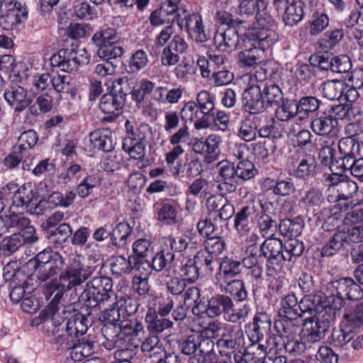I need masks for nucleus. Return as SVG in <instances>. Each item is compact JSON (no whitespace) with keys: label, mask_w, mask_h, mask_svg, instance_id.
Masks as SVG:
<instances>
[{"label":"nucleus","mask_w":363,"mask_h":363,"mask_svg":"<svg viewBox=\"0 0 363 363\" xmlns=\"http://www.w3.org/2000/svg\"><path fill=\"white\" fill-rule=\"evenodd\" d=\"M278 226L281 235L293 238L301 234L304 227V221L300 217H296L293 219L286 218L281 220Z\"/></svg>","instance_id":"obj_24"},{"label":"nucleus","mask_w":363,"mask_h":363,"mask_svg":"<svg viewBox=\"0 0 363 363\" xmlns=\"http://www.w3.org/2000/svg\"><path fill=\"white\" fill-rule=\"evenodd\" d=\"M175 255L169 250L162 249L157 252L152 257L151 262L152 269L156 272L163 271L162 277L167 278L169 277L170 271H176L174 269Z\"/></svg>","instance_id":"obj_18"},{"label":"nucleus","mask_w":363,"mask_h":363,"mask_svg":"<svg viewBox=\"0 0 363 363\" xmlns=\"http://www.w3.org/2000/svg\"><path fill=\"white\" fill-rule=\"evenodd\" d=\"M298 319L284 318L276 323V328L280 337H292L298 330V325L296 321Z\"/></svg>","instance_id":"obj_59"},{"label":"nucleus","mask_w":363,"mask_h":363,"mask_svg":"<svg viewBox=\"0 0 363 363\" xmlns=\"http://www.w3.org/2000/svg\"><path fill=\"white\" fill-rule=\"evenodd\" d=\"M324 201L323 194L316 189H311L307 191L303 196L301 199L300 202L304 205L308 209L315 211L319 208Z\"/></svg>","instance_id":"obj_53"},{"label":"nucleus","mask_w":363,"mask_h":363,"mask_svg":"<svg viewBox=\"0 0 363 363\" xmlns=\"http://www.w3.org/2000/svg\"><path fill=\"white\" fill-rule=\"evenodd\" d=\"M346 89V84L339 80L327 81L322 85V93L329 100L340 99Z\"/></svg>","instance_id":"obj_35"},{"label":"nucleus","mask_w":363,"mask_h":363,"mask_svg":"<svg viewBox=\"0 0 363 363\" xmlns=\"http://www.w3.org/2000/svg\"><path fill=\"white\" fill-rule=\"evenodd\" d=\"M97 47L98 56L106 62L122 56L124 51L122 46L113 45V44H104Z\"/></svg>","instance_id":"obj_58"},{"label":"nucleus","mask_w":363,"mask_h":363,"mask_svg":"<svg viewBox=\"0 0 363 363\" xmlns=\"http://www.w3.org/2000/svg\"><path fill=\"white\" fill-rule=\"evenodd\" d=\"M282 104L278 107L275 112L276 118L280 121H288L296 116H298L296 102L294 101H282Z\"/></svg>","instance_id":"obj_48"},{"label":"nucleus","mask_w":363,"mask_h":363,"mask_svg":"<svg viewBox=\"0 0 363 363\" xmlns=\"http://www.w3.org/2000/svg\"><path fill=\"white\" fill-rule=\"evenodd\" d=\"M262 206L261 201L252 199L235 214L234 227L240 235H246L249 233L250 230L249 219L255 220L262 210Z\"/></svg>","instance_id":"obj_9"},{"label":"nucleus","mask_w":363,"mask_h":363,"mask_svg":"<svg viewBox=\"0 0 363 363\" xmlns=\"http://www.w3.org/2000/svg\"><path fill=\"white\" fill-rule=\"evenodd\" d=\"M345 325L350 328L363 326V303L357 304L350 312L344 314Z\"/></svg>","instance_id":"obj_50"},{"label":"nucleus","mask_w":363,"mask_h":363,"mask_svg":"<svg viewBox=\"0 0 363 363\" xmlns=\"http://www.w3.org/2000/svg\"><path fill=\"white\" fill-rule=\"evenodd\" d=\"M24 244L25 240L21 233H13L6 237L0 243L1 253L6 256L10 255Z\"/></svg>","instance_id":"obj_43"},{"label":"nucleus","mask_w":363,"mask_h":363,"mask_svg":"<svg viewBox=\"0 0 363 363\" xmlns=\"http://www.w3.org/2000/svg\"><path fill=\"white\" fill-rule=\"evenodd\" d=\"M73 49H61L57 53L53 54L50 58V63L53 67H57L63 72H72L77 70L74 61Z\"/></svg>","instance_id":"obj_21"},{"label":"nucleus","mask_w":363,"mask_h":363,"mask_svg":"<svg viewBox=\"0 0 363 363\" xmlns=\"http://www.w3.org/2000/svg\"><path fill=\"white\" fill-rule=\"evenodd\" d=\"M38 140L37 133L33 130H28L23 132L18 137V144L14 148L18 150V152L23 153L31 149L35 145Z\"/></svg>","instance_id":"obj_54"},{"label":"nucleus","mask_w":363,"mask_h":363,"mask_svg":"<svg viewBox=\"0 0 363 363\" xmlns=\"http://www.w3.org/2000/svg\"><path fill=\"white\" fill-rule=\"evenodd\" d=\"M199 269L194 259H189L182 263L179 267L177 274L182 278L185 281L190 283L194 282L198 279L199 276Z\"/></svg>","instance_id":"obj_51"},{"label":"nucleus","mask_w":363,"mask_h":363,"mask_svg":"<svg viewBox=\"0 0 363 363\" xmlns=\"http://www.w3.org/2000/svg\"><path fill=\"white\" fill-rule=\"evenodd\" d=\"M345 236L343 231L336 232L323 247L321 255L323 257H330L344 248L347 245Z\"/></svg>","instance_id":"obj_33"},{"label":"nucleus","mask_w":363,"mask_h":363,"mask_svg":"<svg viewBox=\"0 0 363 363\" xmlns=\"http://www.w3.org/2000/svg\"><path fill=\"white\" fill-rule=\"evenodd\" d=\"M262 188L266 191H272L274 195L279 197H286L296 191V186L291 178L285 179H274L266 178L262 182Z\"/></svg>","instance_id":"obj_16"},{"label":"nucleus","mask_w":363,"mask_h":363,"mask_svg":"<svg viewBox=\"0 0 363 363\" xmlns=\"http://www.w3.org/2000/svg\"><path fill=\"white\" fill-rule=\"evenodd\" d=\"M204 250L216 257L224 251L226 243L221 237L211 236L204 241Z\"/></svg>","instance_id":"obj_63"},{"label":"nucleus","mask_w":363,"mask_h":363,"mask_svg":"<svg viewBox=\"0 0 363 363\" xmlns=\"http://www.w3.org/2000/svg\"><path fill=\"white\" fill-rule=\"evenodd\" d=\"M91 267L85 265L79 256L74 257L69 265L59 277V282L48 283L44 294L47 298L53 296L52 302H59L64 293L84 283L93 272Z\"/></svg>","instance_id":"obj_2"},{"label":"nucleus","mask_w":363,"mask_h":363,"mask_svg":"<svg viewBox=\"0 0 363 363\" xmlns=\"http://www.w3.org/2000/svg\"><path fill=\"white\" fill-rule=\"evenodd\" d=\"M337 121L333 118L330 113H325L322 116L313 119L311 128L314 133L322 136H329L330 140H336V127Z\"/></svg>","instance_id":"obj_14"},{"label":"nucleus","mask_w":363,"mask_h":363,"mask_svg":"<svg viewBox=\"0 0 363 363\" xmlns=\"http://www.w3.org/2000/svg\"><path fill=\"white\" fill-rule=\"evenodd\" d=\"M228 28L216 36V40L218 42V48L225 52H231L235 50L239 45V35L238 30L233 26V24H227Z\"/></svg>","instance_id":"obj_23"},{"label":"nucleus","mask_w":363,"mask_h":363,"mask_svg":"<svg viewBox=\"0 0 363 363\" xmlns=\"http://www.w3.org/2000/svg\"><path fill=\"white\" fill-rule=\"evenodd\" d=\"M147 328L153 333H161L166 329L170 328L173 323L171 320L161 316L159 318L155 311L148 310L145 315Z\"/></svg>","instance_id":"obj_34"},{"label":"nucleus","mask_w":363,"mask_h":363,"mask_svg":"<svg viewBox=\"0 0 363 363\" xmlns=\"http://www.w3.org/2000/svg\"><path fill=\"white\" fill-rule=\"evenodd\" d=\"M241 261L235 260L233 257H224L219 264L220 274L224 278H232L242 272Z\"/></svg>","instance_id":"obj_38"},{"label":"nucleus","mask_w":363,"mask_h":363,"mask_svg":"<svg viewBox=\"0 0 363 363\" xmlns=\"http://www.w3.org/2000/svg\"><path fill=\"white\" fill-rule=\"evenodd\" d=\"M75 198L76 194L73 191H68L65 194L56 191L48 196L47 202L53 207L67 208L74 203Z\"/></svg>","instance_id":"obj_45"},{"label":"nucleus","mask_w":363,"mask_h":363,"mask_svg":"<svg viewBox=\"0 0 363 363\" xmlns=\"http://www.w3.org/2000/svg\"><path fill=\"white\" fill-rule=\"evenodd\" d=\"M143 262L135 256H130L126 259L123 256H117L111 263V269L117 274L129 273L132 270H139Z\"/></svg>","instance_id":"obj_25"},{"label":"nucleus","mask_w":363,"mask_h":363,"mask_svg":"<svg viewBox=\"0 0 363 363\" xmlns=\"http://www.w3.org/2000/svg\"><path fill=\"white\" fill-rule=\"evenodd\" d=\"M332 340L336 347L350 349V342L353 339L354 335L351 328L345 325V328H334L332 332Z\"/></svg>","instance_id":"obj_49"},{"label":"nucleus","mask_w":363,"mask_h":363,"mask_svg":"<svg viewBox=\"0 0 363 363\" xmlns=\"http://www.w3.org/2000/svg\"><path fill=\"white\" fill-rule=\"evenodd\" d=\"M90 142L94 148L103 152H111L114 148L111 133L108 130H96L89 135Z\"/></svg>","instance_id":"obj_26"},{"label":"nucleus","mask_w":363,"mask_h":363,"mask_svg":"<svg viewBox=\"0 0 363 363\" xmlns=\"http://www.w3.org/2000/svg\"><path fill=\"white\" fill-rule=\"evenodd\" d=\"M9 206V215L6 216L5 223L9 228H16L18 230L30 224V220L25 217L21 211Z\"/></svg>","instance_id":"obj_55"},{"label":"nucleus","mask_w":363,"mask_h":363,"mask_svg":"<svg viewBox=\"0 0 363 363\" xmlns=\"http://www.w3.org/2000/svg\"><path fill=\"white\" fill-rule=\"evenodd\" d=\"M330 295L324 306L336 312V315L345 306V299L359 300L363 297V290L352 278L344 277L331 281L328 284Z\"/></svg>","instance_id":"obj_3"},{"label":"nucleus","mask_w":363,"mask_h":363,"mask_svg":"<svg viewBox=\"0 0 363 363\" xmlns=\"http://www.w3.org/2000/svg\"><path fill=\"white\" fill-rule=\"evenodd\" d=\"M248 87L244 90L243 103L245 110L251 114L262 113L265 109L263 93L258 85L260 81H247Z\"/></svg>","instance_id":"obj_10"},{"label":"nucleus","mask_w":363,"mask_h":363,"mask_svg":"<svg viewBox=\"0 0 363 363\" xmlns=\"http://www.w3.org/2000/svg\"><path fill=\"white\" fill-rule=\"evenodd\" d=\"M234 307L233 299L226 295L218 294L211 297L208 302V316L213 318L221 314L226 317Z\"/></svg>","instance_id":"obj_15"},{"label":"nucleus","mask_w":363,"mask_h":363,"mask_svg":"<svg viewBox=\"0 0 363 363\" xmlns=\"http://www.w3.org/2000/svg\"><path fill=\"white\" fill-rule=\"evenodd\" d=\"M261 255L266 258L272 264H279L282 259L284 252V243L282 241L272 234L267 238L259 247Z\"/></svg>","instance_id":"obj_13"},{"label":"nucleus","mask_w":363,"mask_h":363,"mask_svg":"<svg viewBox=\"0 0 363 363\" xmlns=\"http://www.w3.org/2000/svg\"><path fill=\"white\" fill-rule=\"evenodd\" d=\"M131 91L128 80L119 78L112 84L110 91L100 99L99 108L105 113L118 116L117 111L125 105L127 95Z\"/></svg>","instance_id":"obj_6"},{"label":"nucleus","mask_w":363,"mask_h":363,"mask_svg":"<svg viewBox=\"0 0 363 363\" xmlns=\"http://www.w3.org/2000/svg\"><path fill=\"white\" fill-rule=\"evenodd\" d=\"M323 309L313 316L306 318L303 323V338L309 343L319 342L324 338L330 325L336 319V312L327 308Z\"/></svg>","instance_id":"obj_4"},{"label":"nucleus","mask_w":363,"mask_h":363,"mask_svg":"<svg viewBox=\"0 0 363 363\" xmlns=\"http://www.w3.org/2000/svg\"><path fill=\"white\" fill-rule=\"evenodd\" d=\"M170 10L161 7L153 11L150 16V23H180V14L174 8L180 0H168Z\"/></svg>","instance_id":"obj_22"},{"label":"nucleus","mask_w":363,"mask_h":363,"mask_svg":"<svg viewBox=\"0 0 363 363\" xmlns=\"http://www.w3.org/2000/svg\"><path fill=\"white\" fill-rule=\"evenodd\" d=\"M237 179L244 181L254 177L257 173L254 164L249 160L240 161L235 167Z\"/></svg>","instance_id":"obj_64"},{"label":"nucleus","mask_w":363,"mask_h":363,"mask_svg":"<svg viewBox=\"0 0 363 363\" xmlns=\"http://www.w3.org/2000/svg\"><path fill=\"white\" fill-rule=\"evenodd\" d=\"M122 149L133 160H142L145 155V144L144 142H135L130 138L123 139Z\"/></svg>","instance_id":"obj_40"},{"label":"nucleus","mask_w":363,"mask_h":363,"mask_svg":"<svg viewBox=\"0 0 363 363\" xmlns=\"http://www.w3.org/2000/svg\"><path fill=\"white\" fill-rule=\"evenodd\" d=\"M86 288L83 293L85 301L89 307L99 306L109 301H111L115 294L112 290V279L107 277H94L86 283Z\"/></svg>","instance_id":"obj_5"},{"label":"nucleus","mask_w":363,"mask_h":363,"mask_svg":"<svg viewBox=\"0 0 363 363\" xmlns=\"http://www.w3.org/2000/svg\"><path fill=\"white\" fill-rule=\"evenodd\" d=\"M332 117L337 120H345L352 121L354 119L356 114L359 113V108L352 104H342L333 106L328 111Z\"/></svg>","instance_id":"obj_31"},{"label":"nucleus","mask_w":363,"mask_h":363,"mask_svg":"<svg viewBox=\"0 0 363 363\" xmlns=\"http://www.w3.org/2000/svg\"><path fill=\"white\" fill-rule=\"evenodd\" d=\"M262 93L267 105H278L283 101V93L277 85L270 84L265 86Z\"/></svg>","instance_id":"obj_62"},{"label":"nucleus","mask_w":363,"mask_h":363,"mask_svg":"<svg viewBox=\"0 0 363 363\" xmlns=\"http://www.w3.org/2000/svg\"><path fill=\"white\" fill-rule=\"evenodd\" d=\"M322 102L314 96H304L296 102L298 118L299 120L308 118L311 114L316 112Z\"/></svg>","instance_id":"obj_30"},{"label":"nucleus","mask_w":363,"mask_h":363,"mask_svg":"<svg viewBox=\"0 0 363 363\" xmlns=\"http://www.w3.org/2000/svg\"><path fill=\"white\" fill-rule=\"evenodd\" d=\"M323 298L324 297L321 292L305 295L298 301V318L304 316L306 313L312 314L313 311L318 310L317 307L322 303Z\"/></svg>","instance_id":"obj_32"},{"label":"nucleus","mask_w":363,"mask_h":363,"mask_svg":"<svg viewBox=\"0 0 363 363\" xmlns=\"http://www.w3.org/2000/svg\"><path fill=\"white\" fill-rule=\"evenodd\" d=\"M283 4V9L285 10L284 15L283 16L284 23H299L303 18V11L301 4L291 2L289 5L285 4L282 2L277 9L281 6Z\"/></svg>","instance_id":"obj_47"},{"label":"nucleus","mask_w":363,"mask_h":363,"mask_svg":"<svg viewBox=\"0 0 363 363\" xmlns=\"http://www.w3.org/2000/svg\"><path fill=\"white\" fill-rule=\"evenodd\" d=\"M59 302L56 301L52 302V300L49 305L48 311H42L40 313V318H41L43 320H45L48 318L46 317L47 314L48 315H50L52 324L55 327L61 325L65 321L67 322V319L65 318V317L69 312L67 311H62V312L58 311L56 309V305Z\"/></svg>","instance_id":"obj_56"},{"label":"nucleus","mask_w":363,"mask_h":363,"mask_svg":"<svg viewBox=\"0 0 363 363\" xmlns=\"http://www.w3.org/2000/svg\"><path fill=\"white\" fill-rule=\"evenodd\" d=\"M216 345L220 355L230 357L233 354L240 352L244 345V334L235 326L224 324L223 333Z\"/></svg>","instance_id":"obj_7"},{"label":"nucleus","mask_w":363,"mask_h":363,"mask_svg":"<svg viewBox=\"0 0 363 363\" xmlns=\"http://www.w3.org/2000/svg\"><path fill=\"white\" fill-rule=\"evenodd\" d=\"M359 144L355 138L352 137H344L338 142V152L340 155L336 163H340L338 167H342L343 164H349V162H352L356 158L359 154Z\"/></svg>","instance_id":"obj_17"},{"label":"nucleus","mask_w":363,"mask_h":363,"mask_svg":"<svg viewBox=\"0 0 363 363\" xmlns=\"http://www.w3.org/2000/svg\"><path fill=\"white\" fill-rule=\"evenodd\" d=\"M55 263H48L45 266L38 268H33L37 273V278L41 281H46L50 278L56 275L61 268L65 265V259L62 255H55Z\"/></svg>","instance_id":"obj_28"},{"label":"nucleus","mask_w":363,"mask_h":363,"mask_svg":"<svg viewBox=\"0 0 363 363\" xmlns=\"http://www.w3.org/2000/svg\"><path fill=\"white\" fill-rule=\"evenodd\" d=\"M304 251L303 242L296 239L289 238L284 243V252H282L283 261L291 262L293 259L300 257Z\"/></svg>","instance_id":"obj_37"},{"label":"nucleus","mask_w":363,"mask_h":363,"mask_svg":"<svg viewBox=\"0 0 363 363\" xmlns=\"http://www.w3.org/2000/svg\"><path fill=\"white\" fill-rule=\"evenodd\" d=\"M177 211L176 207L170 203H164L157 213V219L165 225L177 223Z\"/></svg>","instance_id":"obj_61"},{"label":"nucleus","mask_w":363,"mask_h":363,"mask_svg":"<svg viewBox=\"0 0 363 363\" xmlns=\"http://www.w3.org/2000/svg\"><path fill=\"white\" fill-rule=\"evenodd\" d=\"M65 318L67 319L66 332L71 337H77L87 331L88 320L84 315L77 311L69 312Z\"/></svg>","instance_id":"obj_19"},{"label":"nucleus","mask_w":363,"mask_h":363,"mask_svg":"<svg viewBox=\"0 0 363 363\" xmlns=\"http://www.w3.org/2000/svg\"><path fill=\"white\" fill-rule=\"evenodd\" d=\"M245 37L256 43L239 52L238 62L243 68H253L254 72L243 76L244 82H264L272 78L278 71L279 65L274 60H264V50L272 46L277 39V35L263 24H252L245 33Z\"/></svg>","instance_id":"obj_1"},{"label":"nucleus","mask_w":363,"mask_h":363,"mask_svg":"<svg viewBox=\"0 0 363 363\" xmlns=\"http://www.w3.org/2000/svg\"><path fill=\"white\" fill-rule=\"evenodd\" d=\"M330 142H326L327 144L323 145L319 151V159L322 164L329 167L331 172L336 171L341 167H338L340 163H336L337 160L334 157V149L332 145L335 143V140H330Z\"/></svg>","instance_id":"obj_41"},{"label":"nucleus","mask_w":363,"mask_h":363,"mask_svg":"<svg viewBox=\"0 0 363 363\" xmlns=\"http://www.w3.org/2000/svg\"><path fill=\"white\" fill-rule=\"evenodd\" d=\"M121 40L120 34L113 28H107L96 32L92 37V41L96 46L104 44H115Z\"/></svg>","instance_id":"obj_44"},{"label":"nucleus","mask_w":363,"mask_h":363,"mask_svg":"<svg viewBox=\"0 0 363 363\" xmlns=\"http://www.w3.org/2000/svg\"><path fill=\"white\" fill-rule=\"evenodd\" d=\"M189 36L196 42H206L211 35L209 30L203 24H184Z\"/></svg>","instance_id":"obj_60"},{"label":"nucleus","mask_w":363,"mask_h":363,"mask_svg":"<svg viewBox=\"0 0 363 363\" xmlns=\"http://www.w3.org/2000/svg\"><path fill=\"white\" fill-rule=\"evenodd\" d=\"M131 228L125 223H120L113 230L111 240L113 243L123 247L126 244L127 238L131 235Z\"/></svg>","instance_id":"obj_57"},{"label":"nucleus","mask_w":363,"mask_h":363,"mask_svg":"<svg viewBox=\"0 0 363 363\" xmlns=\"http://www.w3.org/2000/svg\"><path fill=\"white\" fill-rule=\"evenodd\" d=\"M52 98L48 94H41L35 99V104L30 106L28 111L33 116H38L40 113L50 112L53 106Z\"/></svg>","instance_id":"obj_52"},{"label":"nucleus","mask_w":363,"mask_h":363,"mask_svg":"<svg viewBox=\"0 0 363 363\" xmlns=\"http://www.w3.org/2000/svg\"><path fill=\"white\" fill-rule=\"evenodd\" d=\"M37 199V191L30 184H23L19 187L13 196V201L10 207L16 209H26L31 214H42L40 204L33 203Z\"/></svg>","instance_id":"obj_8"},{"label":"nucleus","mask_w":363,"mask_h":363,"mask_svg":"<svg viewBox=\"0 0 363 363\" xmlns=\"http://www.w3.org/2000/svg\"><path fill=\"white\" fill-rule=\"evenodd\" d=\"M121 333L125 336L138 337L144 334V328L140 321L134 319L123 318L118 323Z\"/></svg>","instance_id":"obj_46"},{"label":"nucleus","mask_w":363,"mask_h":363,"mask_svg":"<svg viewBox=\"0 0 363 363\" xmlns=\"http://www.w3.org/2000/svg\"><path fill=\"white\" fill-rule=\"evenodd\" d=\"M272 321L266 313H258L251 323H247L245 328V333L252 345L260 342L265 335L271 330Z\"/></svg>","instance_id":"obj_11"},{"label":"nucleus","mask_w":363,"mask_h":363,"mask_svg":"<svg viewBox=\"0 0 363 363\" xmlns=\"http://www.w3.org/2000/svg\"><path fill=\"white\" fill-rule=\"evenodd\" d=\"M215 98L208 91L203 90L198 93L196 99L200 114L205 116H215Z\"/></svg>","instance_id":"obj_36"},{"label":"nucleus","mask_w":363,"mask_h":363,"mask_svg":"<svg viewBox=\"0 0 363 363\" xmlns=\"http://www.w3.org/2000/svg\"><path fill=\"white\" fill-rule=\"evenodd\" d=\"M113 305L116 306L120 310L121 313L123 315V318L125 316H130L134 314L138 309V303L137 301L129 296H123L120 298L117 299V297H113L111 300Z\"/></svg>","instance_id":"obj_42"},{"label":"nucleus","mask_w":363,"mask_h":363,"mask_svg":"<svg viewBox=\"0 0 363 363\" xmlns=\"http://www.w3.org/2000/svg\"><path fill=\"white\" fill-rule=\"evenodd\" d=\"M4 96L7 104L17 112H21L27 107L29 108L33 101L28 91L21 86H11L4 92Z\"/></svg>","instance_id":"obj_12"},{"label":"nucleus","mask_w":363,"mask_h":363,"mask_svg":"<svg viewBox=\"0 0 363 363\" xmlns=\"http://www.w3.org/2000/svg\"><path fill=\"white\" fill-rule=\"evenodd\" d=\"M279 314L284 318L298 319V300L295 294H288L282 298Z\"/></svg>","instance_id":"obj_29"},{"label":"nucleus","mask_w":363,"mask_h":363,"mask_svg":"<svg viewBox=\"0 0 363 363\" xmlns=\"http://www.w3.org/2000/svg\"><path fill=\"white\" fill-rule=\"evenodd\" d=\"M247 256L242 259V267L250 269L249 274L255 279L262 277L263 272V262L261 253L257 255V247L250 246L247 249Z\"/></svg>","instance_id":"obj_20"},{"label":"nucleus","mask_w":363,"mask_h":363,"mask_svg":"<svg viewBox=\"0 0 363 363\" xmlns=\"http://www.w3.org/2000/svg\"><path fill=\"white\" fill-rule=\"evenodd\" d=\"M94 342L90 340H77V343L74 341L72 347L69 349V356L75 361H82L84 358L90 356L94 353Z\"/></svg>","instance_id":"obj_27"},{"label":"nucleus","mask_w":363,"mask_h":363,"mask_svg":"<svg viewBox=\"0 0 363 363\" xmlns=\"http://www.w3.org/2000/svg\"><path fill=\"white\" fill-rule=\"evenodd\" d=\"M256 227L262 237H267L274 232L278 225L269 215L264 212L263 209L255 219Z\"/></svg>","instance_id":"obj_39"}]
</instances>
